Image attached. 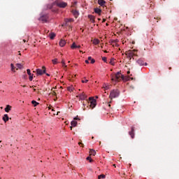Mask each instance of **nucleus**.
<instances>
[{
    "instance_id": "5701e85b",
    "label": "nucleus",
    "mask_w": 179,
    "mask_h": 179,
    "mask_svg": "<svg viewBox=\"0 0 179 179\" xmlns=\"http://www.w3.org/2000/svg\"><path fill=\"white\" fill-rule=\"evenodd\" d=\"M99 43H100V41L97 38H95L93 41V44H94L95 45H97V44H99Z\"/></svg>"
},
{
    "instance_id": "8fccbe9b",
    "label": "nucleus",
    "mask_w": 179,
    "mask_h": 179,
    "mask_svg": "<svg viewBox=\"0 0 179 179\" xmlns=\"http://www.w3.org/2000/svg\"><path fill=\"white\" fill-rule=\"evenodd\" d=\"M46 76H50V74H49V73H46Z\"/></svg>"
},
{
    "instance_id": "423d86ee",
    "label": "nucleus",
    "mask_w": 179,
    "mask_h": 179,
    "mask_svg": "<svg viewBox=\"0 0 179 179\" xmlns=\"http://www.w3.org/2000/svg\"><path fill=\"white\" fill-rule=\"evenodd\" d=\"M43 69H36V75L37 76H38V75L41 76V75H44V73H45V66H43L42 67Z\"/></svg>"
},
{
    "instance_id": "0e129e2a",
    "label": "nucleus",
    "mask_w": 179,
    "mask_h": 179,
    "mask_svg": "<svg viewBox=\"0 0 179 179\" xmlns=\"http://www.w3.org/2000/svg\"><path fill=\"white\" fill-rule=\"evenodd\" d=\"M110 1H113V0H110Z\"/></svg>"
},
{
    "instance_id": "864d4df0",
    "label": "nucleus",
    "mask_w": 179,
    "mask_h": 179,
    "mask_svg": "<svg viewBox=\"0 0 179 179\" xmlns=\"http://www.w3.org/2000/svg\"><path fill=\"white\" fill-rule=\"evenodd\" d=\"M92 139H94V137L92 136Z\"/></svg>"
},
{
    "instance_id": "ddd939ff",
    "label": "nucleus",
    "mask_w": 179,
    "mask_h": 179,
    "mask_svg": "<svg viewBox=\"0 0 179 179\" xmlns=\"http://www.w3.org/2000/svg\"><path fill=\"white\" fill-rule=\"evenodd\" d=\"M64 22L66 26H69V22H73V18L65 19Z\"/></svg>"
},
{
    "instance_id": "79ce46f5",
    "label": "nucleus",
    "mask_w": 179,
    "mask_h": 179,
    "mask_svg": "<svg viewBox=\"0 0 179 179\" xmlns=\"http://www.w3.org/2000/svg\"><path fill=\"white\" fill-rule=\"evenodd\" d=\"M78 145H79V146H80V145H81V146H83V143H82L81 142H79Z\"/></svg>"
},
{
    "instance_id": "f257e3e1",
    "label": "nucleus",
    "mask_w": 179,
    "mask_h": 179,
    "mask_svg": "<svg viewBox=\"0 0 179 179\" xmlns=\"http://www.w3.org/2000/svg\"><path fill=\"white\" fill-rule=\"evenodd\" d=\"M124 80V76L121 74V72L118 71L115 76H111V80L115 82H120V80Z\"/></svg>"
},
{
    "instance_id": "49530a36",
    "label": "nucleus",
    "mask_w": 179,
    "mask_h": 179,
    "mask_svg": "<svg viewBox=\"0 0 179 179\" xmlns=\"http://www.w3.org/2000/svg\"><path fill=\"white\" fill-rule=\"evenodd\" d=\"M131 73V71H127V75H129Z\"/></svg>"
},
{
    "instance_id": "39448f33",
    "label": "nucleus",
    "mask_w": 179,
    "mask_h": 179,
    "mask_svg": "<svg viewBox=\"0 0 179 179\" xmlns=\"http://www.w3.org/2000/svg\"><path fill=\"white\" fill-rule=\"evenodd\" d=\"M87 104L90 103V107L91 108H94L96 107V99H93L92 97L89 98V101H86Z\"/></svg>"
},
{
    "instance_id": "6ab92c4d",
    "label": "nucleus",
    "mask_w": 179,
    "mask_h": 179,
    "mask_svg": "<svg viewBox=\"0 0 179 179\" xmlns=\"http://www.w3.org/2000/svg\"><path fill=\"white\" fill-rule=\"evenodd\" d=\"M73 50L75 48H80V45H77L76 43H73L71 47Z\"/></svg>"
},
{
    "instance_id": "58836bf2",
    "label": "nucleus",
    "mask_w": 179,
    "mask_h": 179,
    "mask_svg": "<svg viewBox=\"0 0 179 179\" xmlns=\"http://www.w3.org/2000/svg\"><path fill=\"white\" fill-rule=\"evenodd\" d=\"M89 82V80H82V83H87Z\"/></svg>"
},
{
    "instance_id": "09e8293b",
    "label": "nucleus",
    "mask_w": 179,
    "mask_h": 179,
    "mask_svg": "<svg viewBox=\"0 0 179 179\" xmlns=\"http://www.w3.org/2000/svg\"><path fill=\"white\" fill-rule=\"evenodd\" d=\"M104 22H106V19H103V23H104Z\"/></svg>"
},
{
    "instance_id": "f8f14e48",
    "label": "nucleus",
    "mask_w": 179,
    "mask_h": 179,
    "mask_svg": "<svg viewBox=\"0 0 179 179\" xmlns=\"http://www.w3.org/2000/svg\"><path fill=\"white\" fill-rule=\"evenodd\" d=\"M71 12H72L73 16H74L76 18H78V17L79 16V11H78L77 10H72Z\"/></svg>"
},
{
    "instance_id": "20e7f679",
    "label": "nucleus",
    "mask_w": 179,
    "mask_h": 179,
    "mask_svg": "<svg viewBox=\"0 0 179 179\" xmlns=\"http://www.w3.org/2000/svg\"><path fill=\"white\" fill-rule=\"evenodd\" d=\"M135 52H136V50H129L126 52V55L127 56L128 58L131 59L132 58H134V57H138V55H136V53Z\"/></svg>"
},
{
    "instance_id": "72a5a7b5",
    "label": "nucleus",
    "mask_w": 179,
    "mask_h": 179,
    "mask_svg": "<svg viewBox=\"0 0 179 179\" xmlns=\"http://www.w3.org/2000/svg\"><path fill=\"white\" fill-rule=\"evenodd\" d=\"M27 74L29 75V76H30L31 75V72L30 69H28L27 70Z\"/></svg>"
},
{
    "instance_id": "5fc2aeb1",
    "label": "nucleus",
    "mask_w": 179,
    "mask_h": 179,
    "mask_svg": "<svg viewBox=\"0 0 179 179\" xmlns=\"http://www.w3.org/2000/svg\"><path fill=\"white\" fill-rule=\"evenodd\" d=\"M113 166H114V167H116V166H115V164H113Z\"/></svg>"
},
{
    "instance_id": "c756f323",
    "label": "nucleus",
    "mask_w": 179,
    "mask_h": 179,
    "mask_svg": "<svg viewBox=\"0 0 179 179\" xmlns=\"http://www.w3.org/2000/svg\"><path fill=\"white\" fill-rule=\"evenodd\" d=\"M87 160H89L90 163H92V162H93V159H92V157H90V155L87 157Z\"/></svg>"
},
{
    "instance_id": "7c9ffc66",
    "label": "nucleus",
    "mask_w": 179,
    "mask_h": 179,
    "mask_svg": "<svg viewBox=\"0 0 179 179\" xmlns=\"http://www.w3.org/2000/svg\"><path fill=\"white\" fill-rule=\"evenodd\" d=\"M67 90H69V92H73V88L72 87H68Z\"/></svg>"
},
{
    "instance_id": "ea45409f",
    "label": "nucleus",
    "mask_w": 179,
    "mask_h": 179,
    "mask_svg": "<svg viewBox=\"0 0 179 179\" xmlns=\"http://www.w3.org/2000/svg\"><path fill=\"white\" fill-rule=\"evenodd\" d=\"M73 120H74L75 121H76V120H78V121H79L80 119H79V117H78V116H77V117H74Z\"/></svg>"
},
{
    "instance_id": "aec40b11",
    "label": "nucleus",
    "mask_w": 179,
    "mask_h": 179,
    "mask_svg": "<svg viewBox=\"0 0 179 179\" xmlns=\"http://www.w3.org/2000/svg\"><path fill=\"white\" fill-rule=\"evenodd\" d=\"M94 12L95 13H98V15H100L101 13V9L99 8H94Z\"/></svg>"
},
{
    "instance_id": "e2e57ef3",
    "label": "nucleus",
    "mask_w": 179,
    "mask_h": 179,
    "mask_svg": "<svg viewBox=\"0 0 179 179\" xmlns=\"http://www.w3.org/2000/svg\"><path fill=\"white\" fill-rule=\"evenodd\" d=\"M2 142V141H0V143Z\"/></svg>"
},
{
    "instance_id": "412c9836",
    "label": "nucleus",
    "mask_w": 179,
    "mask_h": 179,
    "mask_svg": "<svg viewBox=\"0 0 179 179\" xmlns=\"http://www.w3.org/2000/svg\"><path fill=\"white\" fill-rule=\"evenodd\" d=\"M15 66H17L16 70L17 71V69H22L23 68V64H16Z\"/></svg>"
},
{
    "instance_id": "f03ea898",
    "label": "nucleus",
    "mask_w": 179,
    "mask_h": 179,
    "mask_svg": "<svg viewBox=\"0 0 179 179\" xmlns=\"http://www.w3.org/2000/svg\"><path fill=\"white\" fill-rule=\"evenodd\" d=\"M118 96H120V90H113L110 92L109 99H110V100H113V99L118 97Z\"/></svg>"
},
{
    "instance_id": "6e6d98bb",
    "label": "nucleus",
    "mask_w": 179,
    "mask_h": 179,
    "mask_svg": "<svg viewBox=\"0 0 179 179\" xmlns=\"http://www.w3.org/2000/svg\"><path fill=\"white\" fill-rule=\"evenodd\" d=\"M98 20H101V19H100V18H98Z\"/></svg>"
},
{
    "instance_id": "6e6552de",
    "label": "nucleus",
    "mask_w": 179,
    "mask_h": 179,
    "mask_svg": "<svg viewBox=\"0 0 179 179\" xmlns=\"http://www.w3.org/2000/svg\"><path fill=\"white\" fill-rule=\"evenodd\" d=\"M47 19H48V16H47V15H42L39 18V20H41V22H43V23H45L47 22Z\"/></svg>"
},
{
    "instance_id": "c85d7f7f",
    "label": "nucleus",
    "mask_w": 179,
    "mask_h": 179,
    "mask_svg": "<svg viewBox=\"0 0 179 179\" xmlns=\"http://www.w3.org/2000/svg\"><path fill=\"white\" fill-rule=\"evenodd\" d=\"M62 66L64 68H66L67 66L65 64V60L62 59Z\"/></svg>"
},
{
    "instance_id": "393cba45",
    "label": "nucleus",
    "mask_w": 179,
    "mask_h": 179,
    "mask_svg": "<svg viewBox=\"0 0 179 179\" xmlns=\"http://www.w3.org/2000/svg\"><path fill=\"white\" fill-rule=\"evenodd\" d=\"M71 124L72 127H76V125H78V122L73 120L71 121Z\"/></svg>"
},
{
    "instance_id": "b1692460",
    "label": "nucleus",
    "mask_w": 179,
    "mask_h": 179,
    "mask_svg": "<svg viewBox=\"0 0 179 179\" xmlns=\"http://www.w3.org/2000/svg\"><path fill=\"white\" fill-rule=\"evenodd\" d=\"M10 68H11L12 72H16V71H15L16 67L13 65V64H10Z\"/></svg>"
},
{
    "instance_id": "4468645a",
    "label": "nucleus",
    "mask_w": 179,
    "mask_h": 179,
    "mask_svg": "<svg viewBox=\"0 0 179 179\" xmlns=\"http://www.w3.org/2000/svg\"><path fill=\"white\" fill-rule=\"evenodd\" d=\"M3 120L4 122H8L9 121V116H8V114H5L3 117Z\"/></svg>"
},
{
    "instance_id": "f704fd0d",
    "label": "nucleus",
    "mask_w": 179,
    "mask_h": 179,
    "mask_svg": "<svg viewBox=\"0 0 179 179\" xmlns=\"http://www.w3.org/2000/svg\"><path fill=\"white\" fill-rule=\"evenodd\" d=\"M103 89H105V90H108V89H110V85H106L103 87Z\"/></svg>"
},
{
    "instance_id": "4be33fe9",
    "label": "nucleus",
    "mask_w": 179,
    "mask_h": 179,
    "mask_svg": "<svg viewBox=\"0 0 179 179\" xmlns=\"http://www.w3.org/2000/svg\"><path fill=\"white\" fill-rule=\"evenodd\" d=\"M50 40H54V38H55V33H51V34H50Z\"/></svg>"
},
{
    "instance_id": "680f3d73",
    "label": "nucleus",
    "mask_w": 179,
    "mask_h": 179,
    "mask_svg": "<svg viewBox=\"0 0 179 179\" xmlns=\"http://www.w3.org/2000/svg\"><path fill=\"white\" fill-rule=\"evenodd\" d=\"M71 129H72V127H71Z\"/></svg>"
},
{
    "instance_id": "7ed1b4c3",
    "label": "nucleus",
    "mask_w": 179,
    "mask_h": 179,
    "mask_svg": "<svg viewBox=\"0 0 179 179\" xmlns=\"http://www.w3.org/2000/svg\"><path fill=\"white\" fill-rule=\"evenodd\" d=\"M54 4L57 6L59 8H66V6H68V3L66 2L61 1L58 0H56L54 2Z\"/></svg>"
},
{
    "instance_id": "f3484780",
    "label": "nucleus",
    "mask_w": 179,
    "mask_h": 179,
    "mask_svg": "<svg viewBox=\"0 0 179 179\" xmlns=\"http://www.w3.org/2000/svg\"><path fill=\"white\" fill-rule=\"evenodd\" d=\"M90 156H96V150L93 149L90 150Z\"/></svg>"
},
{
    "instance_id": "cd10ccee",
    "label": "nucleus",
    "mask_w": 179,
    "mask_h": 179,
    "mask_svg": "<svg viewBox=\"0 0 179 179\" xmlns=\"http://www.w3.org/2000/svg\"><path fill=\"white\" fill-rule=\"evenodd\" d=\"M52 62L54 65H57L58 64V59H54L52 60Z\"/></svg>"
},
{
    "instance_id": "2f4dec72",
    "label": "nucleus",
    "mask_w": 179,
    "mask_h": 179,
    "mask_svg": "<svg viewBox=\"0 0 179 179\" xmlns=\"http://www.w3.org/2000/svg\"><path fill=\"white\" fill-rule=\"evenodd\" d=\"M101 178H106V176L105 175H100L98 176V179H101Z\"/></svg>"
},
{
    "instance_id": "a18cd8bd",
    "label": "nucleus",
    "mask_w": 179,
    "mask_h": 179,
    "mask_svg": "<svg viewBox=\"0 0 179 179\" xmlns=\"http://www.w3.org/2000/svg\"><path fill=\"white\" fill-rule=\"evenodd\" d=\"M52 8V5H50L49 7V9H51Z\"/></svg>"
},
{
    "instance_id": "9d476101",
    "label": "nucleus",
    "mask_w": 179,
    "mask_h": 179,
    "mask_svg": "<svg viewBox=\"0 0 179 179\" xmlns=\"http://www.w3.org/2000/svg\"><path fill=\"white\" fill-rule=\"evenodd\" d=\"M98 3L99 5H100V6H102V8H106V1L98 0Z\"/></svg>"
},
{
    "instance_id": "dca6fc26",
    "label": "nucleus",
    "mask_w": 179,
    "mask_h": 179,
    "mask_svg": "<svg viewBox=\"0 0 179 179\" xmlns=\"http://www.w3.org/2000/svg\"><path fill=\"white\" fill-rule=\"evenodd\" d=\"M88 19H90V22H92V23H94V15H89Z\"/></svg>"
},
{
    "instance_id": "4c0bfd02",
    "label": "nucleus",
    "mask_w": 179,
    "mask_h": 179,
    "mask_svg": "<svg viewBox=\"0 0 179 179\" xmlns=\"http://www.w3.org/2000/svg\"><path fill=\"white\" fill-rule=\"evenodd\" d=\"M29 80L31 82V80H33V74H31V76H29Z\"/></svg>"
},
{
    "instance_id": "de8ad7c7",
    "label": "nucleus",
    "mask_w": 179,
    "mask_h": 179,
    "mask_svg": "<svg viewBox=\"0 0 179 179\" xmlns=\"http://www.w3.org/2000/svg\"><path fill=\"white\" fill-rule=\"evenodd\" d=\"M111 103V101L109 102L108 106L111 107V105L110 104Z\"/></svg>"
},
{
    "instance_id": "3c124183",
    "label": "nucleus",
    "mask_w": 179,
    "mask_h": 179,
    "mask_svg": "<svg viewBox=\"0 0 179 179\" xmlns=\"http://www.w3.org/2000/svg\"><path fill=\"white\" fill-rule=\"evenodd\" d=\"M103 52L107 53V50H104Z\"/></svg>"
},
{
    "instance_id": "9b49d317",
    "label": "nucleus",
    "mask_w": 179,
    "mask_h": 179,
    "mask_svg": "<svg viewBox=\"0 0 179 179\" xmlns=\"http://www.w3.org/2000/svg\"><path fill=\"white\" fill-rule=\"evenodd\" d=\"M78 97L80 100H86V99H87V96H86V94H85L84 93L80 94L78 95Z\"/></svg>"
},
{
    "instance_id": "a19ab883",
    "label": "nucleus",
    "mask_w": 179,
    "mask_h": 179,
    "mask_svg": "<svg viewBox=\"0 0 179 179\" xmlns=\"http://www.w3.org/2000/svg\"><path fill=\"white\" fill-rule=\"evenodd\" d=\"M118 42H119L118 39H115V41H112V43H117Z\"/></svg>"
},
{
    "instance_id": "c03bdc74",
    "label": "nucleus",
    "mask_w": 179,
    "mask_h": 179,
    "mask_svg": "<svg viewBox=\"0 0 179 179\" xmlns=\"http://www.w3.org/2000/svg\"><path fill=\"white\" fill-rule=\"evenodd\" d=\"M85 64H89V60H85Z\"/></svg>"
},
{
    "instance_id": "13d9d810",
    "label": "nucleus",
    "mask_w": 179,
    "mask_h": 179,
    "mask_svg": "<svg viewBox=\"0 0 179 179\" xmlns=\"http://www.w3.org/2000/svg\"><path fill=\"white\" fill-rule=\"evenodd\" d=\"M34 91L36 92V89H34Z\"/></svg>"
},
{
    "instance_id": "603ef678",
    "label": "nucleus",
    "mask_w": 179,
    "mask_h": 179,
    "mask_svg": "<svg viewBox=\"0 0 179 179\" xmlns=\"http://www.w3.org/2000/svg\"><path fill=\"white\" fill-rule=\"evenodd\" d=\"M23 41H24V43H26V40L24 39Z\"/></svg>"
},
{
    "instance_id": "2eb2a0df",
    "label": "nucleus",
    "mask_w": 179,
    "mask_h": 179,
    "mask_svg": "<svg viewBox=\"0 0 179 179\" xmlns=\"http://www.w3.org/2000/svg\"><path fill=\"white\" fill-rule=\"evenodd\" d=\"M65 44H66V42L65 41V40L62 39V40L59 41V45H60V47H64V46H65Z\"/></svg>"
},
{
    "instance_id": "1a4fd4ad",
    "label": "nucleus",
    "mask_w": 179,
    "mask_h": 179,
    "mask_svg": "<svg viewBox=\"0 0 179 179\" xmlns=\"http://www.w3.org/2000/svg\"><path fill=\"white\" fill-rule=\"evenodd\" d=\"M129 134L130 135L131 139H134L135 138V129L134 127H131V131L129 132Z\"/></svg>"
},
{
    "instance_id": "c9c22d12",
    "label": "nucleus",
    "mask_w": 179,
    "mask_h": 179,
    "mask_svg": "<svg viewBox=\"0 0 179 179\" xmlns=\"http://www.w3.org/2000/svg\"><path fill=\"white\" fill-rule=\"evenodd\" d=\"M83 106H84V110H86V108H87V107H89V105L86 106V103H85V102H83Z\"/></svg>"
},
{
    "instance_id": "a211bd4d",
    "label": "nucleus",
    "mask_w": 179,
    "mask_h": 179,
    "mask_svg": "<svg viewBox=\"0 0 179 179\" xmlns=\"http://www.w3.org/2000/svg\"><path fill=\"white\" fill-rule=\"evenodd\" d=\"M11 108H12V106L7 105L6 107L5 108L6 113H9Z\"/></svg>"
},
{
    "instance_id": "0eeeda50",
    "label": "nucleus",
    "mask_w": 179,
    "mask_h": 179,
    "mask_svg": "<svg viewBox=\"0 0 179 179\" xmlns=\"http://www.w3.org/2000/svg\"><path fill=\"white\" fill-rule=\"evenodd\" d=\"M138 65H139L140 66H143V65H145V66L148 65V63H145V62L143 61V59H138L136 61Z\"/></svg>"
},
{
    "instance_id": "bb28decb",
    "label": "nucleus",
    "mask_w": 179,
    "mask_h": 179,
    "mask_svg": "<svg viewBox=\"0 0 179 179\" xmlns=\"http://www.w3.org/2000/svg\"><path fill=\"white\" fill-rule=\"evenodd\" d=\"M88 61H91V64H94L96 62V60H94V59H92V57H88Z\"/></svg>"
},
{
    "instance_id": "4d7b16f0",
    "label": "nucleus",
    "mask_w": 179,
    "mask_h": 179,
    "mask_svg": "<svg viewBox=\"0 0 179 179\" xmlns=\"http://www.w3.org/2000/svg\"><path fill=\"white\" fill-rule=\"evenodd\" d=\"M131 87V89H134V87Z\"/></svg>"
},
{
    "instance_id": "37998d69",
    "label": "nucleus",
    "mask_w": 179,
    "mask_h": 179,
    "mask_svg": "<svg viewBox=\"0 0 179 179\" xmlns=\"http://www.w3.org/2000/svg\"><path fill=\"white\" fill-rule=\"evenodd\" d=\"M52 94H53V96H57V92H53Z\"/></svg>"
},
{
    "instance_id": "bf43d9fd",
    "label": "nucleus",
    "mask_w": 179,
    "mask_h": 179,
    "mask_svg": "<svg viewBox=\"0 0 179 179\" xmlns=\"http://www.w3.org/2000/svg\"><path fill=\"white\" fill-rule=\"evenodd\" d=\"M80 52H82V50H80Z\"/></svg>"
},
{
    "instance_id": "052dcab7",
    "label": "nucleus",
    "mask_w": 179,
    "mask_h": 179,
    "mask_svg": "<svg viewBox=\"0 0 179 179\" xmlns=\"http://www.w3.org/2000/svg\"><path fill=\"white\" fill-rule=\"evenodd\" d=\"M59 113V112H57V115H58V113Z\"/></svg>"
},
{
    "instance_id": "473e14b6",
    "label": "nucleus",
    "mask_w": 179,
    "mask_h": 179,
    "mask_svg": "<svg viewBox=\"0 0 179 179\" xmlns=\"http://www.w3.org/2000/svg\"><path fill=\"white\" fill-rule=\"evenodd\" d=\"M109 64H110V65H114V64H115L114 59H111V60L110 61Z\"/></svg>"
},
{
    "instance_id": "a878e982",
    "label": "nucleus",
    "mask_w": 179,
    "mask_h": 179,
    "mask_svg": "<svg viewBox=\"0 0 179 179\" xmlns=\"http://www.w3.org/2000/svg\"><path fill=\"white\" fill-rule=\"evenodd\" d=\"M31 103L34 105V107H37V106H38V102H37V101H34V100H33L32 101H31Z\"/></svg>"
},
{
    "instance_id": "e433bc0d",
    "label": "nucleus",
    "mask_w": 179,
    "mask_h": 179,
    "mask_svg": "<svg viewBox=\"0 0 179 179\" xmlns=\"http://www.w3.org/2000/svg\"><path fill=\"white\" fill-rule=\"evenodd\" d=\"M102 61H103V62H107V57H102Z\"/></svg>"
}]
</instances>
